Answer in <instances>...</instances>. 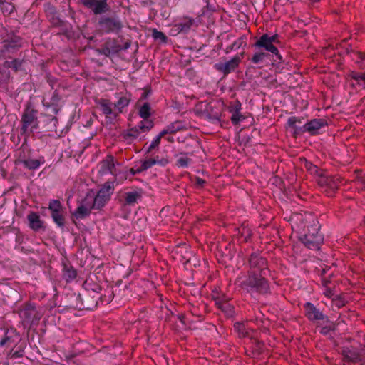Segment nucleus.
<instances>
[{
	"instance_id": "obj_19",
	"label": "nucleus",
	"mask_w": 365,
	"mask_h": 365,
	"mask_svg": "<svg viewBox=\"0 0 365 365\" xmlns=\"http://www.w3.org/2000/svg\"><path fill=\"white\" fill-rule=\"evenodd\" d=\"M29 227L34 231L38 232L44 229V222L41 219L39 215L36 212H30L27 215Z\"/></svg>"
},
{
	"instance_id": "obj_59",
	"label": "nucleus",
	"mask_w": 365,
	"mask_h": 365,
	"mask_svg": "<svg viewBox=\"0 0 365 365\" xmlns=\"http://www.w3.org/2000/svg\"><path fill=\"white\" fill-rule=\"evenodd\" d=\"M166 139H167V140L168 142H171V143L173 142V137H168Z\"/></svg>"
},
{
	"instance_id": "obj_28",
	"label": "nucleus",
	"mask_w": 365,
	"mask_h": 365,
	"mask_svg": "<svg viewBox=\"0 0 365 365\" xmlns=\"http://www.w3.org/2000/svg\"><path fill=\"white\" fill-rule=\"evenodd\" d=\"M192 163V159L187 156V153H180L177 155L175 165L179 168H187Z\"/></svg>"
},
{
	"instance_id": "obj_38",
	"label": "nucleus",
	"mask_w": 365,
	"mask_h": 365,
	"mask_svg": "<svg viewBox=\"0 0 365 365\" xmlns=\"http://www.w3.org/2000/svg\"><path fill=\"white\" fill-rule=\"evenodd\" d=\"M99 105L101 106V110L104 115H108L112 114L113 110L110 106V103L108 100L101 99L99 101Z\"/></svg>"
},
{
	"instance_id": "obj_55",
	"label": "nucleus",
	"mask_w": 365,
	"mask_h": 365,
	"mask_svg": "<svg viewBox=\"0 0 365 365\" xmlns=\"http://www.w3.org/2000/svg\"><path fill=\"white\" fill-rule=\"evenodd\" d=\"M334 330V327L331 326H325L322 328L321 333L327 335L329 333L330 331Z\"/></svg>"
},
{
	"instance_id": "obj_51",
	"label": "nucleus",
	"mask_w": 365,
	"mask_h": 365,
	"mask_svg": "<svg viewBox=\"0 0 365 365\" xmlns=\"http://www.w3.org/2000/svg\"><path fill=\"white\" fill-rule=\"evenodd\" d=\"M235 329L239 333L240 336H245L246 331H245V326L242 323H235L234 325Z\"/></svg>"
},
{
	"instance_id": "obj_30",
	"label": "nucleus",
	"mask_w": 365,
	"mask_h": 365,
	"mask_svg": "<svg viewBox=\"0 0 365 365\" xmlns=\"http://www.w3.org/2000/svg\"><path fill=\"white\" fill-rule=\"evenodd\" d=\"M23 61V60L19 58H14L12 61L6 60L4 62V66L5 68H11L14 71L17 72L20 70Z\"/></svg>"
},
{
	"instance_id": "obj_35",
	"label": "nucleus",
	"mask_w": 365,
	"mask_h": 365,
	"mask_svg": "<svg viewBox=\"0 0 365 365\" xmlns=\"http://www.w3.org/2000/svg\"><path fill=\"white\" fill-rule=\"evenodd\" d=\"M219 309L224 312L227 316H232L234 313L233 307L227 302H216Z\"/></svg>"
},
{
	"instance_id": "obj_24",
	"label": "nucleus",
	"mask_w": 365,
	"mask_h": 365,
	"mask_svg": "<svg viewBox=\"0 0 365 365\" xmlns=\"http://www.w3.org/2000/svg\"><path fill=\"white\" fill-rule=\"evenodd\" d=\"M77 276V272L76 269L68 264H63V278L67 282H70L76 279Z\"/></svg>"
},
{
	"instance_id": "obj_31",
	"label": "nucleus",
	"mask_w": 365,
	"mask_h": 365,
	"mask_svg": "<svg viewBox=\"0 0 365 365\" xmlns=\"http://www.w3.org/2000/svg\"><path fill=\"white\" fill-rule=\"evenodd\" d=\"M91 210L88 207H84L80 205L75 210L73 215L77 219H83L88 216L91 213Z\"/></svg>"
},
{
	"instance_id": "obj_27",
	"label": "nucleus",
	"mask_w": 365,
	"mask_h": 365,
	"mask_svg": "<svg viewBox=\"0 0 365 365\" xmlns=\"http://www.w3.org/2000/svg\"><path fill=\"white\" fill-rule=\"evenodd\" d=\"M14 336L19 338L15 331H6L4 336L0 341V346L13 345L15 343V339H14Z\"/></svg>"
},
{
	"instance_id": "obj_26",
	"label": "nucleus",
	"mask_w": 365,
	"mask_h": 365,
	"mask_svg": "<svg viewBox=\"0 0 365 365\" xmlns=\"http://www.w3.org/2000/svg\"><path fill=\"white\" fill-rule=\"evenodd\" d=\"M343 356L347 361L352 363H358L361 361V354L354 350H344Z\"/></svg>"
},
{
	"instance_id": "obj_42",
	"label": "nucleus",
	"mask_w": 365,
	"mask_h": 365,
	"mask_svg": "<svg viewBox=\"0 0 365 365\" xmlns=\"http://www.w3.org/2000/svg\"><path fill=\"white\" fill-rule=\"evenodd\" d=\"M164 136V135L160 131V133L156 136V138L152 141L150 145L148 146L147 149V153H150L153 150L158 148L160 143L161 138Z\"/></svg>"
},
{
	"instance_id": "obj_62",
	"label": "nucleus",
	"mask_w": 365,
	"mask_h": 365,
	"mask_svg": "<svg viewBox=\"0 0 365 365\" xmlns=\"http://www.w3.org/2000/svg\"><path fill=\"white\" fill-rule=\"evenodd\" d=\"M84 308L86 309H91V307H90L88 306V307L84 306Z\"/></svg>"
},
{
	"instance_id": "obj_4",
	"label": "nucleus",
	"mask_w": 365,
	"mask_h": 365,
	"mask_svg": "<svg viewBox=\"0 0 365 365\" xmlns=\"http://www.w3.org/2000/svg\"><path fill=\"white\" fill-rule=\"evenodd\" d=\"M38 110L28 104L21 116V130L23 134H29L38 128Z\"/></svg>"
},
{
	"instance_id": "obj_16",
	"label": "nucleus",
	"mask_w": 365,
	"mask_h": 365,
	"mask_svg": "<svg viewBox=\"0 0 365 365\" xmlns=\"http://www.w3.org/2000/svg\"><path fill=\"white\" fill-rule=\"evenodd\" d=\"M143 190L141 188L136 187L124 192L123 197L126 205L134 206L141 202L143 195Z\"/></svg>"
},
{
	"instance_id": "obj_52",
	"label": "nucleus",
	"mask_w": 365,
	"mask_h": 365,
	"mask_svg": "<svg viewBox=\"0 0 365 365\" xmlns=\"http://www.w3.org/2000/svg\"><path fill=\"white\" fill-rule=\"evenodd\" d=\"M241 110V103L239 101H236L232 106L230 112H240Z\"/></svg>"
},
{
	"instance_id": "obj_54",
	"label": "nucleus",
	"mask_w": 365,
	"mask_h": 365,
	"mask_svg": "<svg viewBox=\"0 0 365 365\" xmlns=\"http://www.w3.org/2000/svg\"><path fill=\"white\" fill-rule=\"evenodd\" d=\"M279 185H280L279 188L281 190L284 189V192H286L287 195L289 194V195H292V190H290V187H289L292 185V184H288L287 187L285 186V184H279Z\"/></svg>"
},
{
	"instance_id": "obj_33",
	"label": "nucleus",
	"mask_w": 365,
	"mask_h": 365,
	"mask_svg": "<svg viewBox=\"0 0 365 365\" xmlns=\"http://www.w3.org/2000/svg\"><path fill=\"white\" fill-rule=\"evenodd\" d=\"M192 26H197L198 24L195 19L192 18L186 17L183 19V21L180 24V26L182 31H187L190 30Z\"/></svg>"
},
{
	"instance_id": "obj_22",
	"label": "nucleus",
	"mask_w": 365,
	"mask_h": 365,
	"mask_svg": "<svg viewBox=\"0 0 365 365\" xmlns=\"http://www.w3.org/2000/svg\"><path fill=\"white\" fill-rule=\"evenodd\" d=\"M187 129V125L182 121L176 120L169 125H168L163 130L162 133L164 136L167 134H173L178 131L183 130Z\"/></svg>"
},
{
	"instance_id": "obj_10",
	"label": "nucleus",
	"mask_w": 365,
	"mask_h": 365,
	"mask_svg": "<svg viewBox=\"0 0 365 365\" xmlns=\"http://www.w3.org/2000/svg\"><path fill=\"white\" fill-rule=\"evenodd\" d=\"M98 25L100 29L106 34L118 32L123 27L121 21L116 16L102 17L98 21Z\"/></svg>"
},
{
	"instance_id": "obj_36",
	"label": "nucleus",
	"mask_w": 365,
	"mask_h": 365,
	"mask_svg": "<svg viewBox=\"0 0 365 365\" xmlns=\"http://www.w3.org/2000/svg\"><path fill=\"white\" fill-rule=\"evenodd\" d=\"M139 115L145 120L144 121L148 120V118L150 116V106L148 103H144L139 109Z\"/></svg>"
},
{
	"instance_id": "obj_41",
	"label": "nucleus",
	"mask_w": 365,
	"mask_h": 365,
	"mask_svg": "<svg viewBox=\"0 0 365 365\" xmlns=\"http://www.w3.org/2000/svg\"><path fill=\"white\" fill-rule=\"evenodd\" d=\"M130 98L127 96L120 97L115 103V106L118 109L119 112H122V109L128 106Z\"/></svg>"
},
{
	"instance_id": "obj_39",
	"label": "nucleus",
	"mask_w": 365,
	"mask_h": 365,
	"mask_svg": "<svg viewBox=\"0 0 365 365\" xmlns=\"http://www.w3.org/2000/svg\"><path fill=\"white\" fill-rule=\"evenodd\" d=\"M51 214L57 212H63V206L58 200H51L48 204Z\"/></svg>"
},
{
	"instance_id": "obj_23",
	"label": "nucleus",
	"mask_w": 365,
	"mask_h": 365,
	"mask_svg": "<svg viewBox=\"0 0 365 365\" xmlns=\"http://www.w3.org/2000/svg\"><path fill=\"white\" fill-rule=\"evenodd\" d=\"M302 119L298 118L294 116L290 117L287 120V123L289 128H292L294 129L293 134L295 137L298 135H300V134L304 133V132H307L305 124L300 127L297 125V123L301 124L302 123Z\"/></svg>"
},
{
	"instance_id": "obj_2",
	"label": "nucleus",
	"mask_w": 365,
	"mask_h": 365,
	"mask_svg": "<svg viewBox=\"0 0 365 365\" xmlns=\"http://www.w3.org/2000/svg\"><path fill=\"white\" fill-rule=\"evenodd\" d=\"M266 275L248 271L244 277L238 278L239 286L247 293L266 294L269 292V284Z\"/></svg>"
},
{
	"instance_id": "obj_58",
	"label": "nucleus",
	"mask_w": 365,
	"mask_h": 365,
	"mask_svg": "<svg viewBox=\"0 0 365 365\" xmlns=\"http://www.w3.org/2000/svg\"><path fill=\"white\" fill-rule=\"evenodd\" d=\"M359 353L361 354V356L365 357V346L361 349Z\"/></svg>"
},
{
	"instance_id": "obj_18",
	"label": "nucleus",
	"mask_w": 365,
	"mask_h": 365,
	"mask_svg": "<svg viewBox=\"0 0 365 365\" xmlns=\"http://www.w3.org/2000/svg\"><path fill=\"white\" fill-rule=\"evenodd\" d=\"M61 96H59L57 91H54L53 93L52 96L51 97L49 101L46 102L45 101H43V104L44 107L50 112V115H56L59 110H61Z\"/></svg>"
},
{
	"instance_id": "obj_50",
	"label": "nucleus",
	"mask_w": 365,
	"mask_h": 365,
	"mask_svg": "<svg viewBox=\"0 0 365 365\" xmlns=\"http://www.w3.org/2000/svg\"><path fill=\"white\" fill-rule=\"evenodd\" d=\"M97 53H99V54H102V55H104L106 56H111L112 54L110 53V50L108 49V46H107L106 43L105 42V43L102 46V47L101 48H98L96 50Z\"/></svg>"
},
{
	"instance_id": "obj_3",
	"label": "nucleus",
	"mask_w": 365,
	"mask_h": 365,
	"mask_svg": "<svg viewBox=\"0 0 365 365\" xmlns=\"http://www.w3.org/2000/svg\"><path fill=\"white\" fill-rule=\"evenodd\" d=\"M279 43L280 41L277 34L270 36L268 34H264L254 43V47L262 48L267 51L266 53H272V56L276 57V59H274L273 61L277 62V60L281 61L282 59L276 46L277 44Z\"/></svg>"
},
{
	"instance_id": "obj_44",
	"label": "nucleus",
	"mask_w": 365,
	"mask_h": 365,
	"mask_svg": "<svg viewBox=\"0 0 365 365\" xmlns=\"http://www.w3.org/2000/svg\"><path fill=\"white\" fill-rule=\"evenodd\" d=\"M351 78L356 81V83L361 86L365 89V72L360 73H353Z\"/></svg>"
},
{
	"instance_id": "obj_37",
	"label": "nucleus",
	"mask_w": 365,
	"mask_h": 365,
	"mask_svg": "<svg viewBox=\"0 0 365 365\" xmlns=\"http://www.w3.org/2000/svg\"><path fill=\"white\" fill-rule=\"evenodd\" d=\"M62 213L63 212H57L51 214L53 222L59 227H63L65 226V218Z\"/></svg>"
},
{
	"instance_id": "obj_20",
	"label": "nucleus",
	"mask_w": 365,
	"mask_h": 365,
	"mask_svg": "<svg viewBox=\"0 0 365 365\" xmlns=\"http://www.w3.org/2000/svg\"><path fill=\"white\" fill-rule=\"evenodd\" d=\"M98 173L101 175L113 173L115 169L114 158L112 155H107L98 165Z\"/></svg>"
},
{
	"instance_id": "obj_9",
	"label": "nucleus",
	"mask_w": 365,
	"mask_h": 365,
	"mask_svg": "<svg viewBox=\"0 0 365 365\" xmlns=\"http://www.w3.org/2000/svg\"><path fill=\"white\" fill-rule=\"evenodd\" d=\"M43 156H39L37 158H34L30 154L26 155L25 153H20L15 163L17 165H22L24 168L29 170H35L39 168L41 165L45 163Z\"/></svg>"
},
{
	"instance_id": "obj_12",
	"label": "nucleus",
	"mask_w": 365,
	"mask_h": 365,
	"mask_svg": "<svg viewBox=\"0 0 365 365\" xmlns=\"http://www.w3.org/2000/svg\"><path fill=\"white\" fill-rule=\"evenodd\" d=\"M241 58L239 56H235L228 61L215 63L214 68L226 76L233 72L239 66Z\"/></svg>"
},
{
	"instance_id": "obj_17",
	"label": "nucleus",
	"mask_w": 365,
	"mask_h": 365,
	"mask_svg": "<svg viewBox=\"0 0 365 365\" xmlns=\"http://www.w3.org/2000/svg\"><path fill=\"white\" fill-rule=\"evenodd\" d=\"M305 309V314L307 317L312 322L323 320L324 319L328 321V317L325 316L322 312L317 309L312 303L306 302L304 305Z\"/></svg>"
},
{
	"instance_id": "obj_49",
	"label": "nucleus",
	"mask_w": 365,
	"mask_h": 365,
	"mask_svg": "<svg viewBox=\"0 0 365 365\" xmlns=\"http://www.w3.org/2000/svg\"><path fill=\"white\" fill-rule=\"evenodd\" d=\"M59 28H61V34L66 36L68 38H71L72 36L73 31L71 30V28L66 23L65 26H59Z\"/></svg>"
},
{
	"instance_id": "obj_13",
	"label": "nucleus",
	"mask_w": 365,
	"mask_h": 365,
	"mask_svg": "<svg viewBox=\"0 0 365 365\" xmlns=\"http://www.w3.org/2000/svg\"><path fill=\"white\" fill-rule=\"evenodd\" d=\"M81 3L96 15L106 13L110 9L107 0H81Z\"/></svg>"
},
{
	"instance_id": "obj_25",
	"label": "nucleus",
	"mask_w": 365,
	"mask_h": 365,
	"mask_svg": "<svg viewBox=\"0 0 365 365\" xmlns=\"http://www.w3.org/2000/svg\"><path fill=\"white\" fill-rule=\"evenodd\" d=\"M271 54L264 51H260L255 52L252 58L251 62L256 65L263 64L267 59L270 60Z\"/></svg>"
},
{
	"instance_id": "obj_1",
	"label": "nucleus",
	"mask_w": 365,
	"mask_h": 365,
	"mask_svg": "<svg viewBox=\"0 0 365 365\" xmlns=\"http://www.w3.org/2000/svg\"><path fill=\"white\" fill-rule=\"evenodd\" d=\"M297 220H302L298 226V238L308 249L318 250L324 242V235L320 233L319 222L309 217L302 219V216L296 215Z\"/></svg>"
},
{
	"instance_id": "obj_29",
	"label": "nucleus",
	"mask_w": 365,
	"mask_h": 365,
	"mask_svg": "<svg viewBox=\"0 0 365 365\" xmlns=\"http://www.w3.org/2000/svg\"><path fill=\"white\" fill-rule=\"evenodd\" d=\"M318 186L321 192L329 197L332 196L338 189L336 184H318Z\"/></svg>"
},
{
	"instance_id": "obj_15",
	"label": "nucleus",
	"mask_w": 365,
	"mask_h": 365,
	"mask_svg": "<svg viewBox=\"0 0 365 365\" xmlns=\"http://www.w3.org/2000/svg\"><path fill=\"white\" fill-rule=\"evenodd\" d=\"M140 165L139 167L136 168V169L131 168L130 170V172L133 175H135L137 173H140L141 171L145 170L151 168L153 165H155V164H158L160 165L165 166L168 163V160L166 158L159 159L158 156H157L156 158H148L143 161H140Z\"/></svg>"
},
{
	"instance_id": "obj_14",
	"label": "nucleus",
	"mask_w": 365,
	"mask_h": 365,
	"mask_svg": "<svg viewBox=\"0 0 365 365\" xmlns=\"http://www.w3.org/2000/svg\"><path fill=\"white\" fill-rule=\"evenodd\" d=\"M114 187L110 185H104L98 192L94 198L96 200V205L97 209L103 207L106 202L110 200V195L113 194Z\"/></svg>"
},
{
	"instance_id": "obj_32",
	"label": "nucleus",
	"mask_w": 365,
	"mask_h": 365,
	"mask_svg": "<svg viewBox=\"0 0 365 365\" xmlns=\"http://www.w3.org/2000/svg\"><path fill=\"white\" fill-rule=\"evenodd\" d=\"M81 205L84 207H89L91 210L93 208L97 209V205H96V200L94 198L93 194H87L85 198L82 200Z\"/></svg>"
},
{
	"instance_id": "obj_60",
	"label": "nucleus",
	"mask_w": 365,
	"mask_h": 365,
	"mask_svg": "<svg viewBox=\"0 0 365 365\" xmlns=\"http://www.w3.org/2000/svg\"><path fill=\"white\" fill-rule=\"evenodd\" d=\"M197 182H198V183H200V182H205V181L204 180H202V179H199V178H198V179H197Z\"/></svg>"
},
{
	"instance_id": "obj_63",
	"label": "nucleus",
	"mask_w": 365,
	"mask_h": 365,
	"mask_svg": "<svg viewBox=\"0 0 365 365\" xmlns=\"http://www.w3.org/2000/svg\"><path fill=\"white\" fill-rule=\"evenodd\" d=\"M312 2H318L319 0H310Z\"/></svg>"
},
{
	"instance_id": "obj_21",
	"label": "nucleus",
	"mask_w": 365,
	"mask_h": 365,
	"mask_svg": "<svg viewBox=\"0 0 365 365\" xmlns=\"http://www.w3.org/2000/svg\"><path fill=\"white\" fill-rule=\"evenodd\" d=\"M307 131L311 135H314L318 134V130L327 125V120L323 118L312 119L308 123H305Z\"/></svg>"
},
{
	"instance_id": "obj_8",
	"label": "nucleus",
	"mask_w": 365,
	"mask_h": 365,
	"mask_svg": "<svg viewBox=\"0 0 365 365\" xmlns=\"http://www.w3.org/2000/svg\"><path fill=\"white\" fill-rule=\"evenodd\" d=\"M19 316L24 326H31L37 324L41 315L33 304H27L19 312Z\"/></svg>"
},
{
	"instance_id": "obj_47",
	"label": "nucleus",
	"mask_w": 365,
	"mask_h": 365,
	"mask_svg": "<svg viewBox=\"0 0 365 365\" xmlns=\"http://www.w3.org/2000/svg\"><path fill=\"white\" fill-rule=\"evenodd\" d=\"M231 113V121L233 125H237L241 120L244 119V117L240 114V112L232 111Z\"/></svg>"
},
{
	"instance_id": "obj_40",
	"label": "nucleus",
	"mask_w": 365,
	"mask_h": 365,
	"mask_svg": "<svg viewBox=\"0 0 365 365\" xmlns=\"http://www.w3.org/2000/svg\"><path fill=\"white\" fill-rule=\"evenodd\" d=\"M11 77V73L8 68L4 66V63L0 66V82L7 83Z\"/></svg>"
},
{
	"instance_id": "obj_43",
	"label": "nucleus",
	"mask_w": 365,
	"mask_h": 365,
	"mask_svg": "<svg viewBox=\"0 0 365 365\" xmlns=\"http://www.w3.org/2000/svg\"><path fill=\"white\" fill-rule=\"evenodd\" d=\"M152 36L155 40H159L162 43H165L168 39L164 33L158 31L156 29L152 30Z\"/></svg>"
},
{
	"instance_id": "obj_46",
	"label": "nucleus",
	"mask_w": 365,
	"mask_h": 365,
	"mask_svg": "<svg viewBox=\"0 0 365 365\" xmlns=\"http://www.w3.org/2000/svg\"><path fill=\"white\" fill-rule=\"evenodd\" d=\"M0 9L4 14H10L13 11L14 6L11 4L6 3L5 0H3V4H0Z\"/></svg>"
},
{
	"instance_id": "obj_7",
	"label": "nucleus",
	"mask_w": 365,
	"mask_h": 365,
	"mask_svg": "<svg viewBox=\"0 0 365 365\" xmlns=\"http://www.w3.org/2000/svg\"><path fill=\"white\" fill-rule=\"evenodd\" d=\"M248 263L249 271L262 275H267L269 272L266 258L259 252H252L249 257Z\"/></svg>"
},
{
	"instance_id": "obj_34",
	"label": "nucleus",
	"mask_w": 365,
	"mask_h": 365,
	"mask_svg": "<svg viewBox=\"0 0 365 365\" xmlns=\"http://www.w3.org/2000/svg\"><path fill=\"white\" fill-rule=\"evenodd\" d=\"M108 49L112 55L116 54L121 51L120 44L115 39H110L106 41Z\"/></svg>"
},
{
	"instance_id": "obj_53",
	"label": "nucleus",
	"mask_w": 365,
	"mask_h": 365,
	"mask_svg": "<svg viewBox=\"0 0 365 365\" xmlns=\"http://www.w3.org/2000/svg\"><path fill=\"white\" fill-rule=\"evenodd\" d=\"M46 12L48 18H51V16L56 14L55 9L52 6H48V9L46 10Z\"/></svg>"
},
{
	"instance_id": "obj_61",
	"label": "nucleus",
	"mask_w": 365,
	"mask_h": 365,
	"mask_svg": "<svg viewBox=\"0 0 365 365\" xmlns=\"http://www.w3.org/2000/svg\"><path fill=\"white\" fill-rule=\"evenodd\" d=\"M52 120H54L55 122H57V121H58L57 118H55V117H53V118H52Z\"/></svg>"
},
{
	"instance_id": "obj_11",
	"label": "nucleus",
	"mask_w": 365,
	"mask_h": 365,
	"mask_svg": "<svg viewBox=\"0 0 365 365\" xmlns=\"http://www.w3.org/2000/svg\"><path fill=\"white\" fill-rule=\"evenodd\" d=\"M153 127V123L152 120L147 121H140L138 125L128 129L123 134V137L124 140L131 141L134 139H136L140 131L141 132H147L149 131Z\"/></svg>"
},
{
	"instance_id": "obj_56",
	"label": "nucleus",
	"mask_w": 365,
	"mask_h": 365,
	"mask_svg": "<svg viewBox=\"0 0 365 365\" xmlns=\"http://www.w3.org/2000/svg\"><path fill=\"white\" fill-rule=\"evenodd\" d=\"M23 355H24L23 350L16 351L12 353V357H14V358L22 357Z\"/></svg>"
},
{
	"instance_id": "obj_57",
	"label": "nucleus",
	"mask_w": 365,
	"mask_h": 365,
	"mask_svg": "<svg viewBox=\"0 0 365 365\" xmlns=\"http://www.w3.org/2000/svg\"><path fill=\"white\" fill-rule=\"evenodd\" d=\"M130 44H131V43H130V41H128L125 42V43L123 45L120 44L121 51L122 50H127L128 48H130Z\"/></svg>"
},
{
	"instance_id": "obj_48",
	"label": "nucleus",
	"mask_w": 365,
	"mask_h": 365,
	"mask_svg": "<svg viewBox=\"0 0 365 365\" xmlns=\"http://www.w3.org/2000/svg\"><path fill=\"white\" fill-rule=\"evenodd\" d=\"M239 233L241 235L242 237H244L245 241H247L248 239L252 236V232L251 230L246 227H242L239 230Z\"/></svg>"
},
{
	"instance_id": "obj_45",
	"label": "nucleus",
	"mask_w": 365,
	"mask_h": 365,
	"mask_svg": "<svg viewBox=\"0 0 365 365\" xmlns=\"http://www.w3.org/2000/svg\"><path fill=\"white\" fill-rule=\"evenodd\" d=\"M49 21L53 26L59 27V26H65L66 22L61 20L56 14L51 16L49 18Z\"/></svg>"
},
{
	"instance_id": "obj_64",
	"label": "nucleus",
	"mask_w": 365,
	"mask_h": 365,
	"mask_svg": "<svg viewBox=\"0 0 365 365\" xmlns=\"http://www.w3.org/2000/svg\"><path fill=\"white\" fill-rule=\"evenodd\" d=\"M197 185H198L199 187H202V184L199 183V184H197Z\"/></svg>"
},
{
	"instance_id": "obj_5",
	"label": "nucleus",
	"mask_w": 365,
	"mask_h": 365,
	"mask_svg": "<svg viewBox=\"0 0 365 365\" xmlns=\"http://www.w3.org/2000/svg\"><path fill=\"white\" fill-rule=\"evenodd\" d=\"M300 161L301 165L304 168L307 172L311 175L319 177V179H316L317 182H336L337 180L329 175L326 170L319 168L306 158H301Z\"/></svg>"
},
{
	"instance_id": "obj_6",
	"label": "nucleus",
	"mask_w": 365,
	"mask_h": 365,
	"mask_svg": "<svg viewBox=\"0 0 365 365\" xmlns=\"http://www.w3.org/2000/svg\"><path fill=\"white\" fill-rule=\"evenodd\" d=\"M21 46L22 39L19 36H13L5 39L0 51V58H10L11 55L15 53Z\"/></svg>"
}]
</instances>
